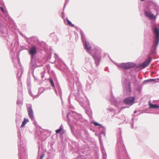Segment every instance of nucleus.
Masks as SVG:
<instances>
[{
	"label": "nucleus",
	"instance_id": "9b49d317",
	"mask_svg": "<svg viewBox=\"0 0 159 159\" xmlns=\"http://www.w3.org/2000/svg\"><path fill=\"white\" fill-rule=\"evenodd\" d=\"M66 21H67L68 22V24L70 25V26L72 27H74V25L72 24L70 22V20H68V19H67Z\"/></svg>",
	"mask_w": 159,
	"mask_h": 159
},
{
	"label": "nucleus",
	"instance_id": "6e6552de",
	"mask_svg": "<svg viewBox=\"0 0 159 159\" xmlns=\"http://www.w3.org/2000/svg\"><path fill=\"white\" fill-rule=\"evenodd\" d=\"M149 105V107L151 108H159V107L156 104H153L150 103Z\"/></svg>",
	"mask_w": 159,
	"mask_h": 159
},
{
	"label": "nucleus",
	"instance_id": "39448f33",
	"mask_svg": "<svg viewBox=\"0 0 159 159\" xmlns=\"http://www.w3.org/2000/svg\"><path fill=\"white\" fill-rule=\"evenodd\" d=\"M27 111L30 118L32 120L34 118V116L31 107H30L27 108Z\"/></svg>",
	"mask_w": 159,
	"mask_h": 159
},
{
	"label": "nucleus",
	"instance_id": "f03ea898",
	"mask_svg": "<svg viewBox=\"0 0 159 159\" xmlns=\"http://www.w3.org/2000/svg\"><path fill=\"white\" fill-rule=\"evenodd\" d=\"M154 32L155 34L156 40L154 42V45L156 47L158 44L159 42V29L156 27H155Z\"/></svg>",
	"mask_w": 159,
	"mask_h": 159
},
{
	"label": "nucleus",
	"instance_id": "0eeeda50",
	"mask_svg": "<svg viewBox=\"0 0 159 159\" xmlns=\"http://www.w3.org/2000/svg\"><path fill=\"white\" fill-rule=\"evenodd\" d=\"M144 14L146 16L148 17H149L151 19H155L156 16L152 13L148 12L146 11H144Z\"/></svg>",
	"mask_w": 159,
	"mask_h": 159
},
{
	"label": "nucleus",
	"instance_id": "20e7f679",
	"mask_svg": "<svg viewBox=\"0 0 159 159\" xmlns=\"http://www.w3.org/2000/svg\"><path fill=\"white\" fill-rule=\"evenodd\" d=\"M151 60V57H149V59L148 60L145 61L142 64H139L138 65V67L142 68V69L146 67L149 64Z\"/></svg>",
	"mask_w": 159,
	"mask_h": 159
},
{
	"label": "nucleus",
	"instance_id": "7ed1b4c3",
	"mask_svg": "<svg viewBox=\"0 0 159 159\" xmlns=\"http://www.w3.org/2000/svg\"><path fill=\"white\" fill-rule=\"evenodd\" d=\"M135 98L133 97H130L126 98L124 100V102L126 104L129 105H132L134 102Z\"/></svg>",
	"mask_w": 159,
	"mask_h": 159
},
{
	"label": "nucleus",
	"instance_id": "aec40b11",
	"mask_svg": "<svg viewBox=\"0 0 159 159\" xmlns=\"http://www.w3.org/2000/svg\"><path fill=\"white\" fill-rule=\"evenodd\" d=\"M141 1H144V0H141Z\"/></svg>",
	"mask_w": 159,
	"mask_h": 159
},
{
	"label": "nucleus",
	"instance_id": "4468645a",
	"mask_svg": "<svg viewBox=\"0 0 159 159\" xmlns=\"http://www.w3.org/2000/svg\"><path fill=\"white\" fill-rule=\"evenodd\" d=\"M0 8L1 10L4 13H6V11L4 10V9H3V8L2 7H0Z\"/></svg>",
	"mask_w": 159,
	"mask_h": 159
},
{
	"label": "nucleus",
	"instance_id": "f257e3e1",
	"mask_svg": "<svg viewBox=\"0 0 159 159\" xmlns=\"http://www.w3.org/2000/svg\"><path fill=\"white\" fill-rule=\"evenodd\" d=\"M135 66L134 63L132 62L122 63L118 66L120 68L128 69L134 67Z\"/></svg>",
	"mask_w": 159,
	"mask_h": 159
},
{
	"label": "nucleus",
	"instance_id": "423d86ee",
	"mask_svg": "<svg viewBox=\"0 0 159 159\" xmlns=\"http://www.w3.org/2000/svg\"><path fill=\"white\" fill-rule=\"evenodd\" d=\"M36 48L35 46H33L29 50L30 54L33 56L36 53Z\"/></svg>",
	"mask_w": 159,
	"mask_h": 159
},
{
	"label": "nucleus",
	"instance_id": "1a4fd4ad",
	"mask_svg": "<svg viewBox=\"0 0 159 159\" xmlns=\"http://www.w3.org/2000/svg\"><path fill=\"white\" fill-rule=\"evenodd\" d=\"M29 121V120L28 119H26V118H24V121L22 122V124L21 126V127H24L26 123L28 122Z\"/></svg>",
	"mask_w": 159,
	"mask_h": 159
},
{
	"label": "nucleus",
	"instance_id": "a211bd4d",
	"mask_svg": "<svg viewBox=\"0 0 159 159\" xmlns=\"http://www.w3.org/2000/svg\"><path fill=\"white\" fill-rule=\"evenodd\" d=\"M129 87H130V84L129 83Z\"/></svg>",
	"mask_w": 159,
	"mask_h": 159
},
{
	"label": "nucleus",
	"instance_id": "f3484780",
	"mask_svg": "<svg viewBox=\"0 0 159 159\" xmlns=\"http://www.w3.org/2000/svg\"><path fill=\"white\" fill-rule=\"evenodd\" d=\"M150 80H152V81H154V80L153 79H151Z\"/></svg>",
	"mask_w": 159,
	"mask_h": 159
},
{
	"label": "nucleus",
	"instance_id": "dca6fc26",
	"mask_svg": "<svg viewBox=\"0 0 159 159\" xmlns=\"http://www.w3.org/2000/svg\"><path fill=\"white\" fill-rule=\"evenodd\" d=\"M43 157V155H42L40 157V159H42V158Z\"/></svg>",
	"mask_w": 159,
	"mask_h": 159
},
{
	"label": "nucleus",
	"instance_id": "6ab92c4d",
	"mask_svg": "<svg viewBox=\"0 0 159 159\" xmlns=\"http://www.w3.org/2000/svg\"><path fill=\"white\" fill-rule=\"evenodd\" d=\"M136 112L135 111L134 112V113H135Z\"/></svg>",
	"mask_w": 159,
	"mask_h": 159
},
{
	"label": "nucleus",
	"instance_id": "ddd939ff",
	"mask_svg": "<svg viewBox=\"0 0 159 159\" xmlns=\"http://www.w3.org/2000/svg\"><path fill=\"white\" fill-rule=\"evenodd\" d=\"M62 128L61 127L60 128H59V129H57L56 130V133L57 134L59 133V132H61V131L62 130Z\"/></svg>",
	"mask_w": 159,
	"mask_h": 159
},
{
	"label": "nucleus",
	"instance_id": "9d476101",
	"mask_svg": "<svg viewBox=\"0 0 159 159\" xmlns=\"http://www.w3.org/2000/svg\"><path fill=\"white\" fill-rule=\"evenodd\" d=\"M85 45L87 50L88 51L90 50L91 48V47L89 43H86V42L85 41Z\"/></svg>",
	"mask_w": 159,
	"mask_h": 159
},
{
	"label": "nucleus",
	"instance_id": "f8f14e48",
	"mask_svg": "<svg viewBox=\"0 0 159 159\" xmlns=\"http://www.w3.org/2000/svg\"><path fill=\"white\" fill-rule=\"evenodd\" d=\"M49 80H50V83L51 84L52 86L53 87H54L55 85L52 79L51 78H49Z\"/></svg>",
	"mask_w": 159,
	"mask_h": 159
},
{
	"label": "nucleus",
	"instance_id": "2eb2a0df",
	"mask_svg": "<svg viewBox=\"0 0 159 159\" xmlns=\"http://www.w3.org/2000/svg\"><path fill=\"white\" fill-rule=\"evenodd\" d=\"M93 124L95 125V126H98V125H100L97 122H94L93 123Z\"/></svg>",
	"mask_w": 159,
	"mask_h": 159
}]
</instances>
